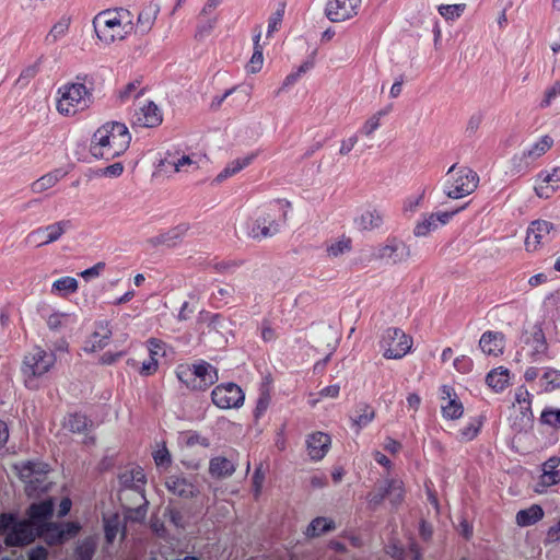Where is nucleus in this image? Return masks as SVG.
<instances>
[{"label":"nucleus","instance_id":"f257e3e1","mask_svg":"<svg viewBox=\"0 0 560 560\" xmlns=\"http://www.w3.org/2000/svg\"><path fill=\"white\" fill-rule=\"evenodd\" d=\"M132 12L124 7H114L100 11L92 20L97 40L109 46L127 39L135 32Z\"/></svg>","mask_w":560,"mask_h":560},{"label":"nucleus","instance_id":"f03ea898","mask_svg":"<svg viewBox=\"0 0 560 560\" xmlns=\"http://www.w3.org/2000/svg\"><path fill=\"white\" fill-rule=\"evenodd\" d=\"M130 141L131 135L125 124L108 121L93 133L90 152L95 159L110 161L124 154Z\"/></svg>","mask_w":560,"mask_h":560},{"label":"nucleus","instance_id":"7ed1b4c3","mask_svg":"<svg viewBox=\"0 0 560 560\" xmlns=\"http://www.w3.org/2000/svg\"><path fill=\"white\" fill-rule=\"evenodd\" d=\"M291 203L285 200H275L258 209L255 217L246 222V235L261 241L272 237L280 232V226L287 221Z\"/></svg>","mask_w":560,"mask_h":560},{"label":"nucleus","instance_id":"20e7f679","mask_svg":"<svg viewBox=\"0 0 560 560\" xmlns=\"http://www.w3.org/2000/svg\"><path fill=\"white\" fill-rule=\"evenodd\" d=\"M77 79L82 82L66 83L57 90L56 108L62 116L72 117L88 109L93 102L92 90L85 85L88 75Z\"/></svg>","mask_w":560,"mask_h":560},{"label":"nucleus","instance_id":"39448f33","mask_svg":"<svg viewBox=\"0 0 560 560\" xmlns=\"http://www.w3.org/2000/svg\"><path fill=\"white\" fill-rule=\"evenodd\" d=\"M56 363L54 352H48L39 346L24 354L21 363L23 384L27 389L37 390L39 380L47 374Z\"/></svg>","mask_w":560,"mask_h":560},{"label":"nucleus","instance_id":"423d86ee","mask_svg":"<svg viewBox=\"0 0 560 560\" xmlns=\"http://www.w3.org/2000/svg\"><path fill=\"white\" fill-rule=\"evenodd\" d=\"M175 373L179 382L194 392H206L219 381L218 369L205 360L179 364Z\"/></svg>","mask_w":560,"mask_h":560},{"label":"nucleus","instance_id":"0eeeda50","mask_svg":"<svg viewBox=\"0 0 560 560\" xmlns=\"http://www.w3.org/2000/svg\"><path fill=\"white\" fill-rule=\"evenodd\" d=\"M479 184L478 174L467 166L457 167L453 164L443 184L444 194L451 199H460L472 194Z\"/></svg>","mask_w":560,"mask_h":560},{"label":"nucleus","instance_id":"6e6552de","mask_svg":"<svg viewBox=\"0 0 560 560\" xmlns=\"http://www.w3.org/2000/svg\"><path fill=\"white\" fill-rule=\"evenodd\" d=\"M49 465L40 462H27L20 469V478L25 482V491L38 495L48 490L47 474Z\"/></svg>","mask_w":560,"mask_h":560},{"label":"nucleus","instance_id":"1a4fd4ad","mask_svg":"<svg viewBox=\"0 0 560 560\" xmlns=\"http://www.w3.org/2000/svg\"><path fill=\"white\" fill-rule=\"evenodd\" d=\"M412 347V338L397 327L387 328L381 340V349L386 359H401Z\"/></svg>","mask_w":560,"mask_h":560},{"label":"nucleus","instance_id":"9d476101","mask_svg":"<svg viewBox=\"0 0 560 560\" xmlns=\"http://www.w3.org/2000/svg\"><path fill=\"white\" fill-rule=\"evenodd\" d=\"M211 400L219 409H238L244 405L245 393L234 382L221 383L212 389Z\"/></svg>","mask_w":560,"mask_h":560},{"label":"nucleus","instance_id":"9b49d317","mask_svg":"<svg viewBox=\"0 0 560 560\" xmlns=\"http://www.w3.org/2000/svg\"><path fill=\"white\" fill-rule=\"evenodd\" d=\"M468 203H465L463 207L452 211L423 213L413 226V235L416 237L428 236L430 233L435 232L439 228L448 224L454 215L466 209Z\"/></svg>","mask_w":560,"mask_h":560},{"label":"nucleus","instance_id":"f8f14e48","mask_svg":"<svg viewBox=\"0 0 560 560\" xmlns=\"http://www.w3.org/2000/svg\"><path fill=\"white\" fill-rule=\"evenodd\" d=\"M72 226L71 220H61L30 232L25 241L36 247L48 245L58 241Z\"/></svg>","mask_w":560,"mask_h":560},{"label":"nucleus","instance_id":"ddd939ff","mask_svg":"<svg viewBox=\"0 0 560 560\" xmlns=\"http://www.w3.org/2000/svg\"><path fill=\"white\" fill-rule=\"evenodd\" d=\"M522 341L524 342L523 350L526 351V355L532 362L541 361L542 357L547 353L548 343L545 332L538 324L524 331Z\"/></svg>","mask_w":560,"mask_h":560},{"label":"nucleus","instance_id":"4468645a","mask_svg":"<svg viewBox=\"0 0 560 560\" xmlns=\"http://www.w3.org/2000/svg\"><path fill=\"white\" fill-rule=\"evenodd\" d=\"M362 0H328L325 15L332 23H341L358 15Z\"/></svg>","mask_w":560,"mask_h":560},{"label":"nucleus","instance_id":"2eb2a0df","mask_svg":"<svg viewBox=\"0 0 560 560\" xmlns=\"http://www.w3.org/2000/svg\"><path fill=\"white\" fill-rule=\"evenodd\" d=\"M555 233L553 224L545 220L533 221L526 233L525 247L528 252H535L549 243Z\"/></svg>","mask_w":560,"mask_h":560},{"label":"nucleus","instance_id":"dca6fc26","mask_svg":"<svg viewBox=\"0 0 560 560\" xmlns=\"http://www.w3.org/2000/svg\"><path fill=\"white\" fill-rule=\"evenodd\" d=\"M42 534L43 533H40L32 522L22 520L15 524L12 530L7 533L4 542L10 547H21L33 542L35 538L42 536Z\"/></svg>","mask_w":560,"mask_h":560},{"label":"nucleus","instance_id":"f3484780","mask_svg":"<svg viewBox=\"0 0 560 560\" xmlns=\"http://www.w3.org/2000/svg\"><path fill=\"white\" fill-rule=\"evenodd\" d=\"M145 348L149 352V359L142 362L139 374L151 376L159 370V359L166 354V343L159 338L151 337L145 341Z\"/></svg>","mask_w":560,"mask_h":560},{"label":"nucleus","instance_id":"a211bd4d","mask_svg":"<svg viewBox=\"0 0 560 560\" xmlns=\"http://www.w3.org/2000/svg\"><path fill=\"white\" fill-rule=\"evenodd\" d=\"M410 247L400 240L388 238L384 245H382L376 254V257L382 260L390 261L393 264H399L410 258Z\"/></svg>","mask_w":560,"mask_h":560},{"label":"nucleus","instance_id":"6ab92c4d","mask_svg":"<svg viewBox=\"0 0 560 560\" xmlns=\"http://www.w3.org/2000/svg\"><path fill=\"white\" fill-rule=\"evenodd\" d=\"M131 121L136 127L154 128L162 124L163 115L158 105L149 101L135 109Z\"/></svg>","mask_w":560,"mask_h":560},{"label":"nucleus","instance_id":"aec40b11","mask_svg":"<svg viewBox=\"0 0 560 560\" xmlns=\"http://www.w3.org/2000/svg\"><path fill=\"white\" fill-rule=\"evenodd\" d=\"M441 393V412L444 419L447 420H457L464 413V406L457 395L454 392V388L450 385H443L440 388Z\"/></svg>","mask_w":560,"mask_h":560},{"label":"nucleus","instance_id":"412c9836","mask_svg":"<svg viewBox=\"0 0 560 560\" xmlns=\"http://www.w3.org/2000/svg\"><path fill=\"white\" fill-rule=\"evenodd\" d=\"M560 189V167H553L551 171H540L537 175L535 192L539 198H550Z\"/></svg>","mask_w":560,"mask_h":560},{"label":"nucleus","instance_id":"4be33fe9","mask_svg":"<svg viewBox=\"0 0 560 560\" xmlns=\"http://www.w3.org/2000/svg\"><path fill=\"white\" fill-rule=\"evenodd\" d=\"M331 446V438L328 433L316 431L307 435L306 450L310 458L314 462L322 460Z\"/></svg>","mask_w":560,"mask_h":560},{"label":"nucleus","instance_id":"5701e85b","mask_svg":"<svg viewBox=\"0 0 560 560\" xmlns=\"http://www.w3.org/2000/svg\"><path fill=\"white\" fill-rule=\"evenodd\" d=\"M54 513V501L51 499H47L40 501L38 503H33L27 510L28 522H32L34 526L44 532V527L49 524V520L51 518Z\"/></svg>","mask_w":560,"mask_h":560},{"label":"nucleus","instance_id":"b1692460","mask_svg":"<svg viewBox=\"0 0 560 560\" xmlns=\"http://www.w3.org/2000/svg\"><path fill=\"white\" fill-rule=\"evenodd\" d=\"M119 482L124 490H133L141 497L143 501H145L144 486L147 483V478L141 467H137L120 474Z\"/></svg>","mask_w":560,"mask_h":560},{"label":"nucleus","instance_id":"393cba45","mask_svg":"<svg viewBox=\"0 0 560 560\" xmlns=\"http://www.w3.org/2000/svg\"><path fill=\"white\" fill-rule=\"evenodd\" d=\"M112 328L108 322L97 324L95 331L89 337L84 345L85 352H96L103 350L112 338Z\"/></svg>","mask_w":560,"mask_h":560},{"label":"nucleus","instance_id":"a878e982","mask_svg":"<svg viewBox=\"0 0 560 560\" xmlns=\"http://www.w3.org/2000/svg\"><path fill=\"white\" fill-rule=\"evenodd\" d=\"M479 347L485 354L498 357L503 353L505 347L504 335L500 331L487 330L480 337Z\"/></svg>","mask_w":560,"mask_h":560},{"label":"nucleus","instance_id":"bb28decb","mask_svg":"<svg viewBox=\"0 0 560 560\" xmlns=\"http://www.w3.org/2000/svg\"><path fill=\"white\" fill-rule=\"evenodd\" d=\"M159 13L160 7L158 3L150 2L144 5L138 13L135 31H138L141 35L148 34L154 26Z\"/></svg>","mask_w":560,"mask_h":560},{"label":"nucleus","instance_id":"cd10ccee","mask_svg":"<svg viewBox=\"0 0 560 560\" xmlns=\"http://www.w3.org/2000/svg\"><path fill=\"white\" fill-rule=\"evenodd\" d=\"M384 222V214L376 208H369L354 219L355 226L361 231L380 229Z\"/></svg>","mask_w":560,"mask_h":560},{"label":"nucleus","instance_id":"c85d7f7f","mask_svg":"<svg viewBox=\"0 0 560 560\" xmlns=\"http://www.w3.org/2000/svg\"><path fill=\"white\" fill-rule=\"evenodd\" d=\"M165 486L170 492L182 498H191L197 492L194 483L179 475H172L167 477Z\"/></svg>","mask_w":560,"mask_h":560},{"label":"nucleus","instance_id":"c756f323","mask_svg":"<svg viewBox=\"0 0 560 560\" xmlns=\"http://www.w3.org/2000/svg\"><path fill=\"white\" fill-rule=\"evenodd\" d=\"M188 229L189 226L187 224H179L167 230L166 232L160 233L159 235L152 237L150 242L153 245H164L167 247H173L183 240Z\"/></svg>","mask_w":560,"mask_h":560},{"label":"nucleus","instance_id":"7c9ffc66","mask_svg":"<svg viewBox=\"0 0 560 560\" xmlns=\"http://www.w3.org/2000/svg\"><path fill=\"white\" fill-rule=\"evenodd\" d=\"M486 383L495 393H502L510 385V370L504 366L491 370L486 376Z\"/></svg>","mask_w":560,"mask_h":560},{"label":"nucleus","instance_id":"2f4dec72","mask_svg":"<svg viewBox=\"0 0 560 560\" xmlns=\"http://www.w3.org/2000/svg\"><path fill=\"white\" fill-rule=\"evenodd\" d=\"M544 510L538 504H533L527 509L521 510L516 513L515 521L521 527H527L536 524L544 517Z\"/></svg>","mask_w":560,"mask_h":560},{"label":"nucleus","instance_id":"473e14b6","mask_svg":"<svg viewBox=\"0 0 560 560\" xmlns=\"http://www.w3.org/2000/svg\"><path fill=\"white\" fill-rule=\"evenodd\" d=\"M553 144V139L546 135L539 138L529 149L524 150L520 156L523 160H536L544 155Z\"/></svg>","mask_w":560,"mask_h":560},{"label":"nucleus","instance_id":"72a5a7b5","mask_svg":"<svg viewBox=\"0 0 560 560\" xmlns=\"http://www.w3.org/2000/svg\"><path fill=\"white\" fill-rule=\"evenodd\" d=\"M235 471L234 464L223 456H217L210 459L209 472L215 478L231 476Z\"/></svg>","mask_w":560,"mask_h":560},{"label":"nucleus","instance_id":"f704fd0d","mask_svg":"<svg viewBox=\"0 0 560 560\" xmlns=\"http://www.w3.org/2000/svg\"><path fill=\"white\" fill-rule=\"evenodd\" d=\"M79 289V283L75 278L70 276L61 277L52 282L51 293L60 296H67L68 294L75 293Z\"/></svg>","mask_w":560,"mask_h":560},{"label":"nucleus","instance_id":"c9c22d12","mask_svg":"<svg viewBox=\"0 0 560 560\" xmlns=\"http://www.w3.org/2000/svg\"><path fill=\"white\" fill-rule=\"evenodd\" d=\"M62 177L59 170L49 172L31 184V190L34 194H40L54 187Z\"/></svg>","mask_w":560,"mask_h":560},{"label":"nucleus","instance_id":"e433bc0d","mask_svg":"<svg viewBox=\"0 0 560 560\" xmlns=\"http://www.w3.org/2000/svg\"><path fill=\"white\" fill-rule=\"evenodd\" d=\"M335 529V523L326 517L314 518L305 530L307 537H318L322 534Z\"/></svg>","mask_w":560,"mask_h":560},{"label":"nucleus","instance_id":"4c0bfd02","mask_svg":"<svg viewBox=\"0 0 560 560\" xmlns=\"http://www.w3.org/2000/svg\"><path fill=\"white\" fill-rule=\"evenodd\" d=\"M50 530L56 533V540H67L79 534L81 526L77 522L51 524Z\"/></svg>","mask_w":560,"mask_h":560},{"label":"nucleus","instance_id":"58836bf2","mask_svg":"<svg viewBox=\"0 0 560 560\" xmlns=\"http://www.w3.org/2000/svg\"><path fill=\"white\" fill-rule=\"evenodd\" d=\"M515 402L520 406L521 413L524 417H532V400L533 395L528 392L525 386H518L514 394Z\"/></svg>","mask_w":560,"mask_h":560},{"label":"nucleus","instance_id":"ea45409f","mask_svg":"<svg viewBox=\"0 0 560 560\" xmlns=\"http://www.w3.org/2000/svg\"><path fill=\"white\" fill-rule=\"evenodd\" d=\"M90 425L91 421L80 412L70 413L65 420V427L73 433H83Z\"/></svg>","mask_w":560,"mask_h":560},{"label":"nucleus","instance_id":"a19ab883","mask_svg":"<svg viewBox=\"0 0 560 560\" xmlns=\"http://www.w3.org/2000/svg\"><path fill=\"white\" fill-rule=\"evenodd\" d=\"M392 112V105L380 109L373 114L361 127L360 132L366 137H371L375 130L381 126V118L388 115Z\"/></svg>","mask_w":560,"mask_h":560},{"label":"nucleus","instance_id":"79ce46f5","mask_svg":"<svg viewBox=\"0 0 560 560\" xmlns=\"http://www.w3.org/2000/svg\"><path fill=\"white\" fill-rule=\"evenodd\" d=\"M252 162V158L237 159L228 164L215 177L218 183H222L226 178L237 174L243 168L248 166Z\"/></svg>","mask_w":560,"mask_h":560},{"label":"nucleus","instance_id":"37998d69","mask_svg":"<svg viewBox=\"0 0 560 560\" xmlns=\"http://www.w3.org/2000/svg\"><path fill=\"white\" fill-rule=\"evenodd\" d=\"M71 19L69 16L60 18L50 28L49 33L46 36V42L48 44L56 43L58 39L63 37L70 27Z\"/></svg>","mask_w":560,"mask_h":560},{"label":"nucleus","instance_id":"c03bdc74","mask_svg":"<svg viewBox=\"0 0 560 560\" xmlns=\"http://www.w3.org/2000/svg\"><path fill=\"white\" fill-rule=\"evenodd\" d=\"M483 425V417L472 419L459 430V438L463 442H470L478 436Z\"/></svg>","mask_w":560,"mask_h":560},{"label":"nucleus","instance_id":"a18cd8bd","mask_svg":"<svg viewBox=\"0 0 560 560\" xmlns=\"http://www.w3.org/2000/svg\"><path fill=\"white\" fill-rule=\"evenodd\" d=\"M541 386L545 392L560 389V371L547 368L541 376Z\"/></svg>","mask_w":560,"mask_h":560},{"label":"nucleus","instance_id":"49530a36","mask_svg":"<svg viewBox=\"0 0 560 560\" xmlns=\"http://www.w3.org/2000/svg\"><path fill=\"white\" fill-rule=\"evenodd\" d=\"M120 527V520L117 514L104 518V532L107 544H113Z\"/></svg>","mask_w":560,"mask_h":560},{"label":"nucleus","instance_id":"de8ad7c7","mask_svg":"<svg viewBox=\"0 0 560 560\" xmlns=\"http://www.w3.org/2000/svg\"><path fill=\"white\" fill-rule=\"evenodd\" d=\"M466 5L464 3L459 4H441L438 7V12L445 19L450 21H454L458 19L465 10Z\"/></svg>","mask_w":560,"mask_h":560},{"label":"nucleus","instance_id":"09e8293b","mask_svg":"<svg viewBox=\"0 0 560 560\" xmlns=\"http://www.w3.org/2000/svg\"><path fill=\"white\" fill-rule=\"evenodd\" d=\"M285 11V3L281 2L279 3L277 10L270 15L268 20V30H267V37H270L275 32H277L283 20Z\"/></svg>","mask_w":560,"mask_h":560},{"label":"nucleus","instance_id":"8fccbe9b","mask_svg":"<svg viewBox=\"0 0 560 560\" xmlns=\"http://www.w3.org/2000/svg\"><path fill=\"white\" fill-rule=\"evenodd\" d=\"M327 255L336 258L351 250V240L342 237L327 246Z\"/></svg>","mask_w":560,"mask_h":560},{"label":"nucleus","instance_id":"3c124183","mask_svg":"<svg viewBox=\"0 0 560 560\" xmlns=\"http://www.w3.org/2000/svg\"><path fill=\"white\" fill-rule=\"evenodd\" d=\"M385 491L394 505H398L402 502L405 491L401 481L390 480Z\"/></svg>","mask_w":560,"mask_h":560},{"label":"nucleus","instance_id":"603ef678","mask_svg":"<svg viewBox=\"0 0 560 560\" xmlns=\"http://www.w3.org/2000/svg\"><path fill=\"white\" fill-rule=\"evenodd\" d=\"M95 552V542L91 538L84 539L75 548V555L79 560H92Z\"/></svg>","mask_w":560,"mask_h":560},{"label":"nucleus","instance_id":"864d4df0","mask_svg":"<svg viewBox=\"0 0 560 560\" xmlns=\"http://www.w3.org/2000/svg\"><path fill=\"white\" fill-rule=\"evenodd\" d=\"M540 421L553 429H560V409L545 408L540 415Z\"/></svg>","mask_w":560,"mask_h":560},{"label":"nucleus","instance_id":"5fc2aeb1","mask_svg":"<svg viewBox=\"0 0 560 560\" xmlns=\"http://www.w3.org/2000/svg\"><path fill=\"white\" fill-rule=\"evenodd\" d=\"M264 48H254L253 55L246 66V71L248 73L255 74L258 73L264 65Z\"/></svg>","mask_w":560,"mask_h":560},{"label":"nucleus","instance_id":"6e6d98bb","mask_svg":"<svg viewBox=\"0 0 560 560\" xmlns=\"http://www.w3.org/2000/svg\"><path fill=\"white\" fill-rule=\"evenodd\" d=\"M375 418V411L369 405H364L360 415L353 420L358 429H362L371 423Z\"/></svg>","mask_w":560,"mask_h":560},{"label":"nucleus","instance_id":"4d7b16f0","mask_svg":"<svg viewBox=\"0 0 560 560\" xmlns=\"http://www.w3.org/2000/svg\"><path fill=\"white\" fill-rule=\"evenodd\" d=\"M560 96V81H556L551 86L545 91L544 98L540 102L541 108H547L551 105L552 101Z\"/></svg>","mask_w":560,"mask_h":560},{"label":"nucleus","instance_id":"13d9d810","mask_svg":"<svg viewBox=\"0 0 560 560\" xmlns=\"http://www.w3.org/2000/svg\"><path fill=\"white\" fill-rule=\"evenodd\" d=\"M453 365L457 372L467 374L472 371L474 361L468 355H459L455 358Z\"/></svg>","mask_w":560,"mask_h":560},{"label":"nucleus","instance_id":"bf43d9fd","mask_svg":"<svg viewBox=\"0 0 560 560\" xmlns=\"http://www.w3.org/2000/svg\"><path fill=\"white\" fill-rule=\"evenodd\" d=\"M18 517L10 513L0 514V534L5 535L13 529L15 524L19 522Z\"/></svg>","mask_w":560,"mask_h":560},{"label":"nucleus","instance_id":"052dcab7","mask_svg":"<svg viewBox=\"0 0 560 560\" xmlns=\"http://www.w3.org/2000/svg\"><path fill=\"white\" fill-rule=\"evenodd\" d=\"M68 317L69 316L65 313H59V312L52 313L47 318V326L51 330H58L65 326L66 322L68 320Z\"/></svg>","mask_w":560,"mask_h":560},{"label":"nucleus","instance_id":"680f3d73","mask_svg":"<svg viewBox=\"0 0 560 560\" xmlns=\"http://www.w3.org/2000/svg\"><path fill=\"white\" fill-rule=\"evenodd\" d=\"M141 85V80H135L129 82L124 90L119 92V97L121 101L128 100L131 96H139L142 92H137Z\"/></svg>","mask_w":560,"mask_h":560},{"label":"nucleus","instance_id":"e2e57ef3","mask_svg":"<svg viewBox=\"0 0 560 560\" xmlns=\"http://www.w3.org/2000/svg\"><path fill=\"white\" fill-rule=\"evenodd\" d=\"M153 459L158 467H165L171 465V454L166 446H162L153 453Z\"/></svg>","mask_w":560,"mask_h":560},{"label":"nucleus","instance_id":"0e129e2a","mask_svg":"<svg viewBox=\"0 0 560 560\" xmlns=\"http://www.w3.org/2000/svg\"><path fill=\"white\" fill-rule=\"evenodd\" d=\"M270 394L266 390L262 392L257 400L256 408H255V417L259 418L261 417L268 409L270 405Z\"/></svg>","mask_w":560,"mask_h":560},{"label":"nucleus","instance_id":"69168bd1","mask_svg":"<svg viewBox=\"0 0 560 560\" xmlns=\"http://www.w3.org/2000/svg\"><path fill=\"white\" fill-rule=\"evenodd\" d=\"M560 482V471L544 470L539 483L542 487H550Z\"/></svg>","mask_w":560,"mask_h":560},{"label":"nucleus","instance_id":"338daca9","mask_svg":"<svg viewBox=\"0 0 560 560\" xmlns=\"http://www.w3.org/2000/svg\"><path fill=\"white\" fill-rule=\"evenodd\" d=\"M424 198V194H420L416 197H409L404 202V211L405 212H415L422 205Z\"/></svg>","mask_w":560,"mask_h":560},{"label":"nucleus","instance_id":"774afa93","mask_svg":"<svg viewBox=\"0 0 560 560\" xmlns=\"http://www.w3.org/2000/svg\"><path fill=\"white\" fill-rule=\"evenodd\" d=\"M105 266H106L105 262L100 261V262L95 264L94 266H92L91 268L83 270L80 273V276L85 280L98 277L101 275V272L105 269Z\"/></svg>","mask_w":560,"mask_h":560}]
</instances>
